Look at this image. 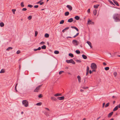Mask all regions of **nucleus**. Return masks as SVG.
Wrapping results in <instances>:
<instances>
[{
    "label": "nucleus",
    "instance_id": "obj_54",
    "mask_svg": "<svg viewBox=\"0 0 120 120\" xmlns=\"http://www.w3.org/2000/svg\"><path fill=\"white\" fill-rule=\"evenodd\" d=\"M87 12L88 13H90V9H89L87 10Z\"/></svg>",
    "mask_w": 120,
    "mask_h": 120
},
{
    "label": "nucleus",
    "instance_id": "obj_60",
    "mask_svg": "<svg viewBox=\"0 0 120 120\" xmlns=\"http://www.w3.org/2000/svg\"><path fill=\"white\" fill-rule=\"evenodd\" d=\"M92 72V71H91L90 70H89V73L90 74H91Z\"/></svg>",
    "mask_w": 120,
    "mask_h": 120
},
{
    "label": "nucleus",
    "instance_id": "obj_19",
    "mask_svg": "<svg viewBox=\"0 0 120 120\" xmlns=\"http://www.w3.org/2000/svg\"><path fill=\"white\" fill-rule=\"evenodd\" d=\"M69 27H67L65 28L64 29H63L62 31V32H65V30H68V29H69Z\"/></svg>",
    "mask_w": 120,
    "mask_h": 120
},
{
    "label": "nucleus",
    "instance_id": "obj_13",
    "mask_svg": "<svg viewBox=\"0 0 120 120\" xmlns=\"http://www.w3.org/2000/svg\"><path fill=\"white\" fill-rule=\"evenodd\" d=\"M86 43L88 44L91 48H92V46L91 45V43L90 41H87Z\"/></svg>",
    "mask_w": 120,
    "mask_h": 120
},
{
    "label": "nucleus",
    "instance_id": "obj_10",
    "mask_svg": "<svg viewBox=\"0 0 120 120\" xmlns=\"http://www.w3.org/2000/svg\"><path fill=\"white\" fill-rule=\"evenodd\" d=\"M77 78L79 82L80 83L81 82V78L80 76L79 75H78L77 76Z\"/></svg>",
    "mask_w": 120,
    "mask_h": 120
},
{
    "label": "nucleus",
    "instance_id": "obj_9",
    "mask_svg": "<svg viewBox=\"0 0 120 120\" xmlns=\"http://www.w3.org/2000/svg\"><path fill=\"white\" fill-rule=\"evenodd\" d=\"M51 99L52 101H56L57 100V99L54 97H51Z\"/></svg>",
    "mask_w": 120,
    "mask_h": 120
},
{
    "label": "nucleus",
    "instance_id": "obj_15",
    "mask_svg": "<svg viewBox=\"0 0 120 120\" xmlns=\"http://www.w3.org/2000/svg\"><path fill=\"white\" fill-rule=\"evenodd\" d=\"M88 23L91 24H94V22L91 21V20H89L88 21Z\"/></svg>",
    "mask_w": 120,
    "mask_h": 120
},
{
    "label": "nucleus",
    "instance_id": "obj_62",
    "mask_svg": "<svg viewBox=\"0 0 120 120\" xmlns=\"http://www.w3.org/2000/svg\"><path fill=\"white\" fill-rule=\"evenodd\" d=\"M103 64L104 65H106V64L105 62H103Z\"/></svg>",
    "mask_w": 120,
    "mask_h": 120
},
{
    "label": "nucleus",
    "instance_id": "obj_51",
    "mask_svg": "<svg viewBox=\"0 0 120 120\" xmlns=\"http://www.w3.org/2000/svg\"><path fill=\"white\" fill-rule=\"evenodd\" d=\"M45 115L46 116H49V114L47 113L46 112L45 113Z\"/></svg>",
    "mask_w": 120,
    "mask_h": 120
},
{
    "label": "nucleus",
    "instance_id": "obj_4",
    "mask_svg": "<svg viewBox=\"0 0 120 120\" xmlns=\"http://www.w3.org/2000/svg\"><path fill=\"white\" fill-rule=\"evenodd\" d=\"M72 43L74 45H77L79 44V42L75 40H73L72 41Z\"/></svg>",
    "mask_w": 120,
    "mask_h": 120
},
{
    "label": "nucleus",
    "instance_id": "obj_6",
    "mask_svg": "<svg viewBox=\"0 0 120 120\" xmlns=\"http://www.w3.org/2000/svg\"><path fill=\"white\" fill-rule=\"evenodd\" d=\"M42 85H41L38 86L37 87L36 89L34 90V92H38V90H40V87Z\"/></svg>",
    "mask_w": 120,
    "mask_h": 120
},
{
    "label": "nucleus",
    "instance_id": "obj_38",
    "mask_svg": "<svg viewBox=\"0 0 120 120\" xmlns=\"http://www.w3.org/2000/svg\"><path fill=\"white\" fill-rule=\"evenodd\" d=\"M114 75V76L116 77V76L117 75V73L116 72H114V73H113Z\"/></svg>",
    "mask_w": 120,
    "mask_h": 120
},
{
    "label": "nucleus",
    "instance_id": "obj_29",
    "mask_svg": "<svg viewBox=\"0 0 120 120\" xmlns=\"http://www.w3.org/2000/svg\"><path fill=\"white\" fill-rule=\"evenodd\" d=\"M12 49V47H9L6 50L7 51H9L10 50Z\"/></svg>",
    "mask_w": 120,
    "mask_h": 120
},
{
    "label": "nucleus",
    "instance_id": "obj_57",
    "mask_svg": "<svg viewBox=\"0 0 120 120\" xmlns=\"http://www.w3.org/2000/svg\"><path fill=\"white\" fill-rule=\"evenodd\" d=\"M38 50H40L41 49V47H39L38 48Z\"/></svg>",
    "mask_w": 120,
    "mask_h": 120
},
{
    "label": "nucleus",
    "instance_id": "obj_11",
    "mask_svg": "<svg viewBox=\"0 0 120 120\" xmlns=\"http://www.w3.org/2000/svg\"><path fill=\"white\" fill-rule=\"evenodd\" d=\"M112 1L117 6H119L118 3L117 1H116L115 0H112Z\"/></svg>",
    "mask_w": 120,
    "mask_h": 120
},
{
    "label": "nucleus",
    "instance_id": "obj_32",
    "mask_svg": "<svg viewBox=\"0 0 120 120\" xmlns=\"http://www.w3.org/2000/svg\"><path fill=\"white\" fill-rule=\"evenodd\" d=\"M105 69L106 71L108 70L109 69V67H106L105 68Z\"/></svg>",
    "mask_w": 120,
    "mask_h": 120
},
{
    "label": "nucleus",
    "instance_id": "obj_56",
    "mask_svg": "<svg viewBox=\"0 0 120 120\" xmlns=\"http://www.w3.org/2000/svg\"><path fill=\"white\" fill-rule=\"evenodd\" d=\"M44 4V2H42L41 3H40V4L41 5H42L43 4Z\"/></svg>",
    "mask_w": 120,
    "mask_h": 120
},
{
    "label": "nucleus",
    "instance_id": "obj_28",
    "mask_svg": "<svg viewBox=\"0 0 120 120\" xmlns=\"http://www.w3.org/2000/svg\"><path fill=\"white\" fill-rule=\"evenodd\" d=\"M5 72V71L4 69H2L1 70L0 72V73H3Z\"/></svg>",
    "mask_w": 120,
    "mask_h": 120
},
{
    "label": "nucleus",
    "instance_id": "obj_8",
    "mask_svg": "<svg viewBox=\"0 0 120 120\" xmlns=\"http://www.w3.org/2000/svg\"><path fill=\"white\" fill-rule=\"evenodd\" d=\"M64 96H62L60 97H57V98L59 100H62L64 99Z\"/></svg>",
    "mask_w": 120,
    "mask_h": 120
},
{
    "label": "nucleus",
    "instance_id": "obj_49",
    "mask_svg": "<svg viewBox=\"0 0 120 120\" xmlns=\"http://www.w3.org/2000/svg\"><path fill=\"white\" fill-rule=\"evenodd\" d=\"M26 10H27V9L26 8H23L22 9V11H26Z\"/></svg>",
    "mask_w": 120,
    "mask_h": 120
},
{
    "label": "nucleus",
    "instance_id": "obj_21",
    "mask_svg": "<svg viewBox=\"0 0 120 120\" xmlns=\"http://www.w3.org/2000/svg\"><path fill=\"white\" fill-rule=\"evenodd\" d=\"M49 37V34L47 33H46L45 35V37L46 38H48Z\"/></svg>",
    "mask_w": 120,
    "mask_h": 120
},
{
    "label": "nucleus",
    "instance_id": "obj_59",
    "mask_svg": "<svg viewBox=\"0 0 120 120\" xmlns=\"http://www.w3.org/2000/svg\"><path fill=\"white\" fill-rule=\"evenodd\" d=\"M105 103H104L103 104V106H102V107L103 108L105 105Z\"/></svg>",
    "mask_w": 120,
    "mask_h": 120
},
{
    "label": "nucleus",
    "instance_id": "obj_44",
    "mask_svg": "<svg viewBox=\"0 0 120 120\" xmlns=\"http://www.w3.org/2000/svg\"><path fill=\"white\" fill-rule=\"evenodd\" d=\"M45 44V42L44 41H42L40 42V44L41 45H43Z\"/></svg>",
    "mask_w": 120,
    "mask_h": 120
},
{
    "label": "nucleus",
    "instance_id": "obj_41",
    "mask_svg": "<svg viewBox=\"0 0 120 120\" xmlns=\"http://www.w3.org/2000/svg\"><path fill=\"white\" fill-rule=\"evenodd\" d=\"M38 34V32L37 31H35V36H36Z\"/></svg>",
    "mask_w": 120,
    "mask_h": 120
},
{
    "label": "nucleus",
    "instance_id": "obj_63",
    "mask_svg": "<svg viewBox=\"0 0 120 120\" xmlns=\"http://www.w3.org/2000/svg\"><path fill=\"white\" fill-rule=\"evenodd\" d=\"M45 109H46L47 110H48V111H49V108H45Z\"/></svg>",
    "mask_w": 120,
    "mask_h": 120
},
{
    "label": "nucleus",
    "instance_id": "obj_14",
    "mask_svg": "<svg viewBox=\"0 0 120 120\" xmlns=\"http://www.w3.org/2000/svg\"><path fill=\"white\" fill-rule=\"evenodd\" d=\"M113 113V112H111L110 113H109L108 115V117H111V116L112 115Z\"/></svg>",
    "mask_w": 120,
    "mask_h": 120
},
{
    "label": "nucleus",
    "instance_id": "obj_47",
    "mask_svg": "<svg viewBox=\"0 0 120 120\" xmlns=\"http://www.w3.org/2000/svg\"><path fill=\"white\" fill-rule=\"evenodd\" d=\"M12 12H13V14H15V12L16 11V10L13 9L12 10Z\"/></svg>",
    "mask_w": 120,
    "mask_h": 120
},
{
    "label": "nucleus",
    "instance_id": "obj_5",
    "mask_svg": "<svg viewBox=\"0 0 120 120\" xmlns=\"http://www.w3.org/2000/svg\"><path fill=\"white\" fill-rule=\"evenodd\" d=\"M91 67L92 69H97V65L94 63H92L91 64Z\"/></svg>",
    "mask_w": 120,
    "mask_h": 120
},
{
    "label": "nucleus",
    "instance_id": "obj_43",
    "mask_svg": "<svg viewBox=\"0 0 120 120\" xmlns=\"http://www.w3.org/2000/svg\"><path fill=\"white\" fill-rule=\"evenodd\" d=\"M42 95L41 94H40L38 96V97L39 98H41L42 97Z\"/></svg>",
    "mask_w": 120,
    "mask_h": 120
},
{
    "label": "nucleus",
    "instance_id": "obj_53",
    "mask_svg": "<svg viewBox=\"0 0 120 120\" xmlns=\"http://www.w3.org/2000/svg\"><path fill=\"white\" fill-rule=\"evenodd\" d=\"M38 7V5H36L34 6V7L35 8H37Z\"/></svg>",
    "mask_w": 120,
    "mask_h": 120
},
{
    "label": "nucleus",
    "instance_id": "obj_58",
    "mask_svg": "<svg viewBox=\"0 0 120 120\" xmlns=\"http://www.w3.org/2000/svg\"><path fill=\"white\" fill-rule=\"evenodd\" d=\"M88 87H83V88L84 89H86L88 88Z\"/></svg>",
    "mask_w": 120,
    "mask_h": 120
},
{
    "label": "nucleus",
    "instance_id": "obj_23",
    "mask_svg": "<svg viewBox=\"0 0 120 120\" xmlns=\"http://www.w3.org/2000/svg\"><path fill=\"white\" fill-rule=\"evenodd\" d=\"M93 12L94 15H95L97 13V11L96 10H94L93 11Z\"/></svg>",
    "mask_w": 120,
    "mask_h": 120
},
{
    "label": "nucleus",
    "instance_id": "obj_40",
    "mask_svg": "<svg viewBox=\"0 0 120 120\" xmlns=\"http://www.w3.org/2000/svg\"><path fill=\"white\" fill-rule=\"evenodd\" d=\"M28 7L30 8H31L33 7V6L30 4H29L28 5Z\"/></svg>",
    "mask_w": 120,
    "mask_h": 120
},
{
    "label": "nucleus",
    "instance_id": "obj_26",
    "mask_svg": "<svg viewBox=\"0 0 120 120\" xmlns=\"http://www.w3.org/2000/svg\"><path fill=\"white\" fill-rule=\"evenodd\" d=\"M68 55L69 56H71V57H74L73 55L71 53H70Z\"/></svg>",
    "mask_w": 120,
    "mask_h": 120
},
{
    "label": "nucleus",
    "instance_id": "obj_39",
    "mask_svg": "<svg viewBox=\"0 0 120 120\" xmlns=\"http://www.w3.org/2000/svg\"><path fill=\"white\" fill-rule=\"evenodd\" d=\"M79 33H77L73 37V38H75L77 36H78L79 35Z\"/></svg>",
    "mask_w": 120,
    "mask_h": 120
},
{
    "label": "nucleus",
    "instance_id": "obj_37",
    "mask_svg": "<svg viewBox=\"0 0 120 120\" xmlns=\"http://www.w3.org/2000/svg\"><path fill=\"white\" fill-rule=\"evenodd\" d=\"M31 18L32 16L31 15H30L29 16L28 18V19L29 20H30L31 19Z\"/></svg>",
    "mask_w": 120,
    "mask_h": 120
},
{
    "label": "nucleus",
    "instance_id": "obj_55",
    "mask_svg": "<svg viewBox=\"0 0 120 120\" xmlns=\"http://www.w3.org/2000/svg\"><path fill=\"white\" fill-rule=\"evenodd\" d=\"M75 29L77 31H79V29L77 27H75Z\"/></svg>",
    "mask_w": 120,
    "mask_h": 120
},
{
    "label": "nucleus",
    "instance_id": "obj_7",
    "mask_svg": "<svg viewBox=\"0 0 120 120\" xmlns=\"http://www.w3.org/2000/svg\"><path fill=\"white\" fill-rule=\"evenodd\" d=\"M67 7L70 11H71L72 10V6L69 5H68L67 6Z\"/></svg>",
    "mask_w": 120,
    "mask_h": 120
},
{
    "label": "nucleus",
    "instance_id": "obj_16",
    "mask_svg": "<svg viewBox=\"0 0 120 120\" xmlns=\"http://www.w3.org/2000/svg\"><path fill=\"white\" fill-rule=\"evenodd\" d=\"M118 106L117 105L113 109V111H115L117 110L118 109Z\"/></svg>",
    "mask_w": 120,
    "mask_h": 120
},
{
    "label": "nucleus",
    "instance_id": "obj_20",
    "mask_svg": "<svg viewBox=\"0 0 120 120\" xmlns=\"http://www.w3.org/2000/svg\"><path fill=\"white\" fill-rule=\"evenodd\" d=\"M69 12L68 11L66 12L64 14L65 15V16H67L69 15Z\"/></svg>",
    "mask_w": 120,
    "mask_h": 120
},
{
    "label": "nucleus",
    "instance_id": "obj_18",
    "mask_svg": "<svg viewBox=\"0 0 120 120\" xmlns=\"http://www.w3.org/2000/svg\"><path fill=\"white\" fill-rule=\"evenodd\" d=\"M75 18L77 20H79L80 19V17L78 16H76L75 17Z\"/></svg>",
    "mask_w": 120,
    "mask_h": 120
},
{
    "label": "nucleus",
    "instance_id": "obj_22",
    "mask_svg": "<svg viewBox=\"0 0 120 120\" xmlns=\"http://www.w3.org/2000/svg\"><path fill=\"white\" fill-rule=\"evenodd\" d=\"M61 95L60 94L57 93L54 95V96H60Z\"/></svg>",
    "mask_w": 120,
    "mask_h": 120
},
{
    "label": "nucleus",
    "instance_id": "obj_64",
    "mask_svg": "<svg viewBox=\"0 0 120 120\" xmlns=\"http://www.w3.org/2000/svg\"><path fill=\"white\" fill-rule=\"evenodd\" d=\"M71 27L72 28H74L75 29V27L74 26H71Z\"/></svg>",
    "mask_w": 120,
    "mask_h": 120
},
{
    "label": "nucleus",
    "instance_id": "obj_31",
    "mask_svg": "<svg viewBox=\"0 0 120 120\" xmlns=\"http://www.w3.org/2000/svg\"><path fill=\"white\" fill-rule=\"evenodd\" d=\"M21 6L22 7H23L24 6V2H22L21 3Z\"/></svg>",
    "mask_w": 120,
    "mask_h": 120
},
{
    "label": "nucleus",
    "instance_id": "obj_45",
    "mask_svg": "<svg viewBox=\"0 0 120 120\" xmlns=\"http://www.w3.org/2000/svg\"><path fill=\"white\" fill-rule=\"evenodd\" d=\"M20 53V50H18L16 52V53L18 54Z\"/></svg>",
    "mask_w": 120,
    "mask_h": 120
},
{
    "label": "nucleus",
    "instance_id": "obj_17",
    "mask_svg": "<svg viewBox=\"0 0 120 120\" xmlns=\"http://www.w3.org/2000/svg\"><path fill=\"white\" fill-rule=\"evenodd\" d=\"M82 56L83 58L84 59H86L87 58V56L86 55H85L84 54H83L82 55Z\"/></svg>",
    "mask_w": 120,
    "mask_h": 120
},
{
    "label": "nucleus",
    "instance_id": "obj_3",
    "mask_svg": "<svg viewBox=\"0 0 120 120\" xmlns=\"http://www.w3.org/2000/svg\"><path fill=\"white\" fill-rule=\"evenodd\" d=\"M66 62L68 63H71L74 64H75V62L72 59H71L70 60H66Z\"/></svg>",
    "mask_w": 120,
    "mask_h": 120
},
{
    "label": "nucleus",
    "instance_id": "obj_46",
    "mask_svg": "<svg viewBox=\"0 0 120 120\" xmlns=\"http://www.w3.org/2000/svg\"><path fill=\"white\" fill-rule=\"evenodd\" d=\"M63 72H64V71H60L59 72V75H60Z\"/></svg>",
    "mask_w": 120,
    "mask_h": 120
},
{
    "label": "nucleus",
    "instance_id": "obj_27",
    "mask_svg": "<svg viewBox=\"0 0 120 120\" xmlns=\"http://www.w3.org/2000/svg\"><path fill=\"white\" fill-rule=\"evenodd\" d=\"M54 53L56 54H58L59 53V52L58 51L56 50L54 51Z\"/></svg>",
    "mask_w": 120,
    "mask_h": 120
},
{
    "label": "nucleus",
    "instance_id": "obj_61",
    "mask_svg": "<svg viewBox=\"0 0 120 120\" xmlns=\"http://www.w3.org/2000/svg\"><path fill=\"white\" fill-rule=\"evenodd\" d=\"M89 73V72L87 71L86 73V75H88Z\"/></svg>",
    "mask_w": 120,
    "mask_h": 120
},
{
    "label": "nucleus",
    "instance_id": "obj_50",
    "mask_svg": "<svg viewBox=\"0 0 120 120\" xmlns=\"http://www.w3.org/2000/svg\"><path fill=\"white\" fill-rule=\"evenodd\" d=\"M76 61L78 62H79V63H80L81 62V61L80 60H76Z\"/></svg>",
    "mask_w": 120,
    "mask_h": 120
},
{
    "label": "nucleus",
    "instance_id": "obj_2",
    "mask_svg": "<svg viewBox=\"0 0 120 120\" xmlns=\"http://www.w3.org/2000/svg\"><path fill=\"white\" fill-rule=\"evenodd\" d=\"M22 104L24 105L25 107H27L28 105V103L27 101L26 100H23L22 101Z\"/></svg>",
    "mask_w": 120,
    "mask_h": 120
},
{
    "label": "nucleus",
    "instance_id": "obj_25",
    "mask_svg": "<svg viewBox=\"0 0 120 120\" xmlns=\"http://www.w3.org/2000/svg\"><path fill=\"white\" fill-rule=\"evenodd\" d=\"M41 48L42 49H45L46 48V46L45 45H44L41 46Z\"/></svg>",
    "mask_w": 120,
    "mask_h": 120
},
{
    "label": "nucleus",
    "instance_id": "obj_36",
    "mask_svg": "<svg viewBox=\"0 0 120 120\" xmlns=\"http://www.w3.org/2000/svg\"><path fill=\"white\" fill-rule=\"evenodd\" d=\"M109 104V102L108 103H107L106 104L105 106V107H108Z\"/></svg>",
    "mask_w": 120,
    "mask_h": 120
},
{
    "label": "nucleus",
    "instance_id": "obj_48",
    "mask_svg": "<svg viewBox=\"0 0 120 120\" xmlns=\"http://www.w3.org/2000/svg\"><path fill=\"white\" fill-rule=\"evenodd\" d=\"M93 69V70L92 71V72H96V69Z\"/></svg>",
    "mask_w": 120,
    "mask_h": 120
},
{
    "label": "nucleus",
    "instance_id": "obj_35",
    "mask_svg": "<svg viewBox=\"0 0 120 120\" xmlns=\"http://www.w3.org/2000/svg\"><path fill=\"white\" fill-rule=\"evenodd\" d=\"M64 22V20H62L60 22V24H63Z\"/></svg>",
    "mask_w": 120,
    "mask_h": 120
},
{
    "label": "nucleus",
    "instance_id": "obj_30",
    "mask_svg": "<svg viewBox=\"0 0 120 120\" xmlns=\"http://www.w3.org/2000/svg\"><path fill=\"white\" fill-rule=\"evenodd\" d=\"M99 6V5H94V8H97Z\"/></svg>",
    "mask_w": 120,
    "mask_h": 120
},
{
    "label": "nucleus",
    "instance_id": "obj_34",
    "mask_svg": "<svg viewBox=\"0 0 120 120\" xmlns=\"http://www.w3.org/2000/svg\"><path fill=\"white\" fill-rule=\"evenodd\" d=\"M42 103L41 102H40L37 103L36 104V105H41L42 104Z\"/></svg>",
    "mask_w": 120,
    "mask_h": 120
},
{
    "label": "nucleus",
    "instance_id": "obj_42",
    "mask_svg": "<svg viewBox=\"0 0 120 120\" xmlns=\"http://www.w3.org/2000/svg\"><path fill=\"white\" fill-rule=\"evenodd\" d=\"M109 1V2L111 4H113L114 5H115L114 4H113V2L111 0H108Z\"/></svg>",
    "mask_w": 120,
    "mask_h": 120
},
{
    "label": "nucleus",
    "instance_id": "obj_1",
    "mask_svg": "<svg viewBox=\"0 0 120 120\" xmlns=\"http://www.w3.org/2000/svg\"><path fill=\"white\" fill-rule=\"evenodd\" d=\"M120 16V15L117 14H114L113 16V18L115 20H116L115 21H120V19H119V17Z\"/></svg>",
    "mask_w": 120,
    "mask_h": 120
},
{
    "label": "nucleus",
    "instance_id": "obj_12",
    "mask_svg": "<svg viewBox=\"0 0 120 120\" xmlns=\"http://www.w3.org/2000/svg\"><path fill=\"white\" fill-rule=\"evenodd\" d=\"M73 21V19L72 18L69 19L68 20V22H72Z\"/></svg>",
    "mask_w": 120,
    "mask_h": 120
},
{
    "label": "nucleus",
    "instance_id": "obj_52",
    "mask_svg": "<svg viewBox=\"0 0 120 120\" xmlns=\"http://www.w3.org/2000/svg\"><path fill=\"white\" fill-rule=\"evenodd\" d=\"M89 67L88 66H87V69H86L87 71L89 72Z\"/></svg>",
    "mask_w": 120,
    "mask_h": 120
},
{
    "label": "nucleus",
    "instance_id": "obj_33",
    "mask_svg": "<svg viewBox=\"0 0 120 120\" xmlns=\"http://www.w3.org/2000/svg\"><path fill=\"white\" fill-rule=\"evenodd\" d=\"M76 52L77 54H79L80 53V51L79 50H76L75 51Z\"/></svg>",
    "mask_w": 120,
    "mask_h": 120
},
{
    "label": "nucleus",
    "instance_id": "obj_24",
    "mask_svg": "<svg viewBox=\"0 0 120 120\" xmlns=\"http://www.w3.org/2000/svg\"><path fill=\"white\" fill-rule=\"evenodd\" d=\"M0 26L1 27H3L4 26V24L3 22H1L0 23Z\"/></svg>",
    "mask_w": 120,
    "mask_h": 120
}]
</instances>
